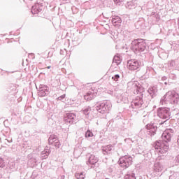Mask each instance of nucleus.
Masks as SVG:
<instances>
[{
	"label": "nucleus",
	"instance_id": "obj_18",
	"mask_svg": "<svg viewBox=\"0 0 179 179\" xmlns=\"http://www.w3.org/2000/svg\"><path fill=\"white\" fill-rule=\"evenodd\" d=\"M126 8H127V9H135V8H136V3L134 1H129L126 4Z\"/></svg>",
	"mask_w": 179,
	"mask_h": 179
},
{
	"label": "nucleus",
	"instance_id": "obj_34",
	"mask_svg": "<svg viewBox=\"0 0 179 179\" xmlns=\"http://www.w3.org/2000/svg\"><path fill=\"white\" fill-rule=\"evenodd\" d=\"M29 162V163H31L32 162V164L33 166H34V164L37 163V159H36V158H31V159Z\"/></svg>",
	"mask_w": 179,
	"mask_h": 179
},
{
	"label": "nucleus",
	"instance_id": "obj_28",
	"mask_svg": "<svg viewBox=\"0 0 179 179\" xmlns=\"http://www.w3.org/2000/svg\"><path fill=\"white\" fill-rule=\"evenodd\" d=\"M115 4L118 5L119 6L121 5H124V0H114Z\"/></svg>",
	"mask_w": 179,
	"mask_h": 179
},
{
	"label": "nucleus",
	"instance_id": "obj_45",
	"mask_svg": "<svg viewBox=\"0 0 179 179\" xmlns=\"http://www.w3.org/2000/svg\"><path fill=\"white\" fill-rule=\"evenodd\" d=\"M164 84H165V85H167V82H165Z\"/></svg>",
	"mask_w": 179,
	"mask_h": 179
},
{
	"label": "nucleus",
	"instance_id": "obj_42",
	"mask_svg": "<svg viewBox=\"0 0 179 179\" xmlns=\"http://www.w3.org/2000/svg\"><path fill=\"white\" fill-rule=\"evenodd\" d=\"M65 178V176H62V179H64Z\"/></svg>",
	"mask_w": 179,
	"mask_h": 179
},
{
	"label": "nucleus",
	"instance_id": "obj_36",
	"mask_svg": "<svg viewBox=\"0 0 179 179\" xmlns=\"http://www.w3.org/2000/svg\"><path fill=\"white\" fill-rule=\"evenodd\" d=\"M170 79H176V74L171 73L169 74Z\"/></svg>",
	"mask_w": 179,
	"mask_h": 179
},
{
	"label": "nucleus",
	"instance_id": "obj_20",
	"mask_svg": "<svg viewBox=\"0 0 179 179\" xmlns=\"http://www.w3.org/2000/svg\"><path fill=\"white\" fill-rule=\"evenodd\" d=\"M122 20L119 16H115L112 19V23L113 24L117 25L118 23H121Z\"/></svg>",
	"mask_w": 179,
	"mask_h": 179
},
{
	"label": "nucleus",
	"instance_id": "obj_26",
	"mask_svg": "<svg viewBox=\"0 0 179 179\" xmlns=\"http://www.w3.org/2000/svg\"><path fill=\"white\" fill-rule=\"evenodd\" d=\"M124 179H136V178H135V173H130L125 175Z\"/></svg>",
	"mask_w": 179,
	"mask_h": 179
},
{
	"label": "nucleus",
	"instance_id": "obj_46",
	"mask_svg": "<svg viewBox=\"0 0 179 179\" xmlns=\"http://www.w3.org/2000/svg\"><path fill=\"white\" fill-rule=\"evenodd\" d=\"M133 86H136V84H133Z\"/></svg>",
	"mask_w": 179,
	"mask_h": 179
},
{
	"label": "nucleus",
	"instance_id": "obj_39",
	"mask_svg": "<svg viewBox=\"0 0 179 179\" xmlns=\"http://www.w3.org/2000/svg\"><path fill=\"white\" fill-rule=\"evenodd\" d=\"M7 73H13L14 71H6Z\"/></svg>",
	"mask_w": 179,
	"mask_h": 179
},
{
	"label": "nucleus",
	"instance_id": "obj_33",
	"mask_svg": "<svg viewBox=\"0 0 179 179\" xmlns=\"http://www.w3.org/2000/svg\"><path fill=\"white\" fill-rule=\"evenodd\" d=\"M8 164H9L10 169H15V166H16V164L13 162H9Z\"/></svg>",
	"mask_w": 179,
	"mask_h": 179
},
{
	"label": "nucleus",
	"instance_id": "obj_3",
	"mask_svg": "<svg viewBox=\"0 0 179 179\" xmlns=\"http://www.w3.org/2000/svg\"><path fill=\"white\" fill-rule=\"evenodd\" d=\"M179 100V95L175 91H169L168 92L160 101V104L164 106L168 103L170 104H177Z\"/></svg>",
	"mask_w": 179,
	"mask_h": 179
},
{
	"label": "nucleus",
	"instance_id": "obj_41",
	"mask_svg": "<svg viewBox=\"0 0 179 179\" xmlns=\"http://www.w3.org/2000/svg\"><path fill=\"white\" fill-rule=\"evenodd\" d=\"M51 69V66H48V67H47V69Z\"/></svg>",
	"mask_w": 179,
	"mask_h": 179
},
{
	"label": "nucleus",
	"instance_id": "obj_25",
	"mask_svg": "<svg viewBox=\"0 0 179 179\" xmlns=\"http://www.w3.org/2000/svg\"><path fill=\"white\" fill-rule=\"evenodd\" d=\"M83 111L85 115H89V114H90V111H92V108H90V106H87Z\"/></svg>",
	"mask_w": 179,
	"mask_h": 179
},
{
	"label": "nucleus",
	"instance_id": "obj_32",
	"mask_svg": "<svg viewBox=\"0 0 179 179\" xmlns=\"http://www.w3.org/2000/svg\"><path fill=\"white\" fill-rule=\"evenodd\" d=\"M53 144L55 145V148H59V146H61V143H59V140H57Z\"/></svg>",
	"mask_w": 179,
	"mask_h": 179
},
{
	"label": "nucleus",
	"instance_id": "obj_24",
	"mask_svg": "<svg viewBox=\"0 0 179 179\" xmlns=\"http://www.w3.org/2000/svg\"><path fill=\"white\" fill-rule=\"evenodd\" d=\"M75 177L77 179H85V176L84 173L80 172V173H76Z\"/></svg>",
	"mask_w": 179,
	"mask_h": 179
},
{
	"label": "nucleus",
	"instance_id": "obj_6",
	"mask_svg": "<svg viewBox=\"0 0 179 179\" xmlns=\"http://www.w3.org/2000/svg\"><path fill=\"white\" fill-rule=\"evenodd\" d=\"M111 108V103L110 101H103L96 106V110L101 114L108 113Z\"/></svg>",
	"mask_w": 179,
	"mask_h": 179
},
{
	"label": "nucleus",
	"instance_id": "obj_37",
	"mask_svg": "<svg viewBox=\"0 0 179 179\" xmlns=\"http://www.w3.org/2000/svg\"><path fill=\"white\" fill-rule=\"evenodd\" d=\"M65 99V94H63L62 96H60L59 97H58V100H62Z\"/></svg>",
	"mask_w": 179,
	"mask_h": 179
},
{
	"label": "nucleus",
	"instance_id": "obj_47",
	"mask_svg": "<svg viewBox=\"0 0 179 179\" xmlns=\"http://www.w3.org/2000/svg\"><path fill=\"white\" fill-rule=\"evenodd\" d=\"M63 1H68V0H63Z\"/></svg>",
	"mask_w": 179,
	"mask_h": 179
},
{
	"label": "nucleus",
	"instance_id": "obj_8",
	"mask_svg": "<svg viewBox=\"0 0 179 179\" xmlns=\"http://www.w3.org/2000/svg\"><path fill=\"white\" fill-rule=\"evenodd\" d=\"M153 169L155 173H161L162 170H164V162H163L162 157H158L156 159Z\"/></svg>",
	"mask_w": 179,
	"mask_h": 179
},
{
	"label": "nucleus",
	"instance_id": "obj_12",
	"mask_svg": "<svg viewBox=\"0 0 179 179\" xmlns=\"http://www.w3.org/2000/svg\"><path fill=\"white\" fill-rule=\"evenodd\" d=\"M147 134L150 136L156 135V131H157V126L155 124H148L146 125Z\"/></svg>",
	"mask_w": 179,
	"mask_h": 179
},
{
	"label": "nucleus",
	"instance_id": "obj_44",
	"mask_svg": "<svg viewBox=\"0 0 179 179\" xmlns=\"http://www.w3.org/2000/svg\"><path fill=\"white\" fill-rule=\"evenodd\" d=\"M1 178H2V175L0 174V179H1Z\"/></svg>",
	"mask_w": 179,
	"mask_h": 179
},
{
	"label": "nucleus",
	"instance_id": "obj_40",
	"mask_svg": "<svg viewBox=\"0 0 179 179\" xmlns=\"http://www.w3.org/2000/svg\"><path fill=\"white\" fill-rule=\"evenodd\" d=\"M177 143H178V145H179V136H178V137Z\"/></svg>",
	"mask_w": 179,
	"mask_h": 179
},
{
	"label": "nucleus",
	"instance_id": "obj_17",
	"mask_svg": "<svg viewBox=\"0 0 179 179\" xmlns=\"http://www.w3.org/2000/svg\"><path fill=\"white\" fill-rule=\"evenodd\" d=\"M111 150H113V145H108L102 148L103 155H110Z\"/></svg>",
	"mask_w": 179,
	"mask_h": 179
},
{
	"label": "nucleus",
	"instance_id": "obj_5",
	"mask_svg": "<svg viewBox=\"0 0 179 179\" xmlns=\"http://www.w3.org/2000/svg\"><path fill=\"white\" fill-rule=\"evenodd\" d=\"M170 108H159L157 110V115L162 120H166L169 121L170 120Z\"/></svg>",
	"mask_w": 179,
	"mask_h": 179
},
{
	"label": "nucleus",
	"instance_id": "obj_35",
	"mask_svg": "<svg viewBox=\"0 0 179 179\" xmlns=\"http://www.w3.org/2000/svg\"><path fill=\"white\" fill-rule=\"evenodd\" d=\"M113 170H114V166H108V173H113Z\"/></svg>",
	"mask_w": 179,
	"mask_h": 179
},
{
	"label": "nucleus",
	"instance_id": "obj_14",
	"mask_svg": "<svg viewBox=\"0 0 179 179\" xmlns=\"http://www.w3.org/2000/svg\"><path fill=\"white\" fill-rule=\"evenodd\" d=\"M97 96V92L94 91V90H90L88 91V92L84 96L85 100H87V101L90 100H93L94 97Z\"/></svg>",
	"mask_w": 179,
	"mask_h": 179
},
{
	"label": "nucleus",
	"instance_id": "obj_43",
	"mask_svg": "<svg viewBox=\"0 0 179 179\" xmlns=\"http://www.w3.org/2000/svg\"><path fill=\"white\" fill-rule=\"evenodd\" d=\"M169 178H170V179H173V176H171L169 177Z\"/></svg>",
	"mask_w": 179,
	"mask_h": 179
},
{
	"label": "nucleus",
	"instance_id": "obj_4",
	"mask_svg": "<svg viewBox=\"0 0 179 179\" xmlns=\"http://www.w3.org/2000/svg\"><path fill=\"white\" fill-rule=\"evenodd\" d=\"M118 163L122 169H128L132 165V157L131 155H124L120 158Z\"/></svg>",
	"mask_w": 179,
	"mask_h": 179
},
{
	"label": "nucleus",
	"instance_id": "obj_31",
	"mask_svg": "<svg viewBox=\"0 0 179 179\" xmlns=\"http://www.w3.org/2000/svg\"><path fill=\"white\" fill-rule=\"evenodd\" d=\"M174 162L176 166H179V155L176 157Z\"/></svg>",
	"mask_w": 179,
	"mask_h": 179
},
{
	"label": "nucleus",
	"instance_id": "obj_19",
	"mask_svg": "<svg viewBox=\"0 0 179 179\" xmlns=\"http://www.w3.org/2000/svg\"><path fill=\"white\" fill-rule=\"evenodd\" d=\"M58 141V138L55 135H50L49 137L50 145H54Z\"/></svg>",
	"mask_w": 179,
	"mask_h": 179
},
{
	"label": "nucleus",
	"instance_id": "obj_21",
	"mask_svg": "<svg viewBox=\"0 0 179 179\" xmlns=\"http://www.w3.org/2000/svg\"><path fill=\"white\" fill-rule=\"evenodd\" d=\"M51 152V151H50V149H48V147H46L44 151H42V155L45 159H47V156H48V155H50V153Z\"/></svg>",
	"mask_w": 179,
	"mask_h": 179
},
{
	"label": "nucleus",
	"instance_id": "obj_9",
	"mask_svg": "<svg viewBox=\"0 0 179 179\" xmlns=\"http://www.w3.org/2000/svg\"><path fill=\"white\" fill-rule=\"evenodd\" d=\"M141 68V63L137 59H130L127 62V69L129 71H138Z\"/></svg>",
	"mask_w": 179,
	"mask_h": 179
},
{
	"label": "nucleus",
	"instance_id": "obj_22",
	"mask_svg": "<svg viewBox=\"0 0 179 179\" xmlns=\"http://www.w3.org/2000/svg\"><path fill=\"white\" fill-rule=\"evenodd\" d=\"M148 92L149 94H150L151 96L153 97V96H155L156 94V92H157V91L156 90L155 87H152L151 88H149Z\"/></svg>",
	"mask_w": 179,
	"mask_h": 179
},
{
	"label": "nucleus",
	"instance_id": "obj_1",
	"mask_svg": "<svg viewBox=\"0 0 179 179\" xmlns=\"http://www.w3.org/2000/svg\"><path fill=\"white\" fill-rule=\"evenodd\" d=\"M173 135L174 130L173 129H166L162 135L163 141H156L155 145V149L158 150V152L161 155H164V153H167L169 147V145L165 143H169V142H171V138Z\"/></svg>",
	"mask_w": 179,
	"mask_h": 179
},
{
	"label": "nucleus",
	"instance_id": "obj_13",
	"mask_svg": "<svg viewBox=\"0 0 179 179\" xmlns=\"http://www.w3.org/2000/svg\"><path fill=\"white\" fill-rule=\"evenodd\" d=\"M43 10V3H36L32 6L31 12L33 15H37V13H40Z\"/></svg>",
	"mask_w": 179,
	"mask_h": 179
},
{
	"label": "nucleus",
	"instance_id": "obj_2",
	"mask_svg": "<svg viewBox=\"0 0 179 179\" xmlns=\"http://www.w3.org/2000/svg\"><path fill=\"white\" fill-rule=\"evenodd\" d=\"M131 50L135 54H146L148 49L146 47V42L143 39H136L131 42Z\"/></svg>",
	"mask_w": 179,
	"mask_h": 179
},
{
	"label": "nucleus",
	"instance_id": "obj_10",
	"mask_svg": "<svg viewBox=\"0 0 179 179\" xmlns=\"http://www.w3.org/2000/svg\"><path fill=\"white\" fill-rule=\"evenodd\" d=\"M38 94L40 97H45L50 94V88L47 85H40Z\"/></svg>",
	"mask_w": 179,
	"mask_h": 179
},
{
	"label": "nucleus",
	"instance_id": "obj_27",
	"mask_svg": "<svg viewBox=\"0 0 179 179\" xmlns=\"http://www.w3.org/2000/svg\"><path fill=\"white\" fill-rule=\"evenodd\" d=\"M93 136V132L90 130H87L85 133V138H92Z\"/></svg>",
	"mask_w": 179,
	"mask_h": 179
},
{
	"label": "nucleus",
	"instance_id": "obj_11",
	"mask_svg": "<svg viewBox=\"0 0 179 179\" xmlns=\"http://www.w3.org/2000/svg\"><path fill=\"white\" fill-rule=\"evenodd\" d=\"M64 121L69 124H73L76 122V114L73 113H69L64 117Z\"/></svg>",
	"mask_w": 179,
	"mask_h": 179
},
{
	"label": "nucleus",
	"instance_id": "obj_16",
	"mask_svg": "<svg viewBox=\"0 0 179 179\" xmlns=\"http://www.w3.org/2000/svg\"><path fill=\"white\" fill-rule=\"evenodd\" d=\"M115 96L117 99V103H128V97L127 96V94H121V93L118 94H115Z\"/></svg>",
	"mask_w": 179,
	"mask_h": 179
},
{
	"label": "nucleus",
	"instance_id": "obj_7",
	"mask_svg": "<svg viewBox=\"0 0 179 179\" xmlns=\"http://www.w3.org/2000/svg\"><path fill=\"white\" fill-rule=\"evenodd\" d=\"M131 107V108H141V107L145 108V107H148V105L145 104L142 97L136 96L135 99L132 101Z\"/></svg>",
	"mask_w": 179,
	"mask_h": 179
},
{
	"label": "nucleus",
	"instance_id": "obj_38",
	"mask_svg": "<svg viewBox=\"0 0 179 179\" xmlns=\"http://www.w3.org/2000/svg\"><path fill=\"white\" fill-rule=\"evenodd\" d=\"M162 80H167V77L163 76V77L162 78Z\"/></svg>",
	"mask_w": 179,
	"mask_h": 179
},
{
	"label": "nucleus",
	"instance_id": "obj_30",
	"mask_svg": "<svg viewBox=\"0 0 179 179\" xmlns=\"http://www.w3.org/2000/svg\"><path fill=\"white\" fill-rule=\"evenodd\" d=\"M0 167L1 169H3L5 167V162L3 161V159L0 158Z\"/></svg>",
	"mask_w": 179,
	"mask_h": 179
},
{
	"label": "nucleus",
	"instance_id": "obj_15",
	"mask_svg": "<svg viewBox=\"0 0 179 179\" xmlns=\"http://www.w3.org/2000/svg\"><path fill=\"white\" fill-rule=\"evenodd\" d=\"M87 157L88 158V162L87 164H96L97 162H99V158L96 157L95 155L93 154H87Z\"/></svg>",
	"mask_w": 179,
	"mask_h": 179
},
{
	"label": "nucleus",
	"instance_id": "obj_23",
	"mask_svg": "<svg viewBox=\"0 0 179 179\" xmlns=\"http://www.w3.org/2000/svg\"><path fill=\"white\" fill-rule=\"evenodd\" d=\"M121 57L120 56H115L113 57V64H116V65H120L121 64Z\"/></svg>",
	"mask_w": 179,
	"mask_h": 179
},
{
	"label": "nucleus",
	"instance_id": "obj_29",
	"mask_svg": "<svg viewBox=\"0 0 179 179\" xmlns=\"http://www.w3.org/2000/svg\"><path fill=\"white\" fill-rule=\"evenodd\" d=\"M113 80L115 82H118L120 79V76L118 74H115L114 76L112 77Z\"/></svg>",
	"mask_w": 179,
	"mask_h": 179
}]
</instances>
